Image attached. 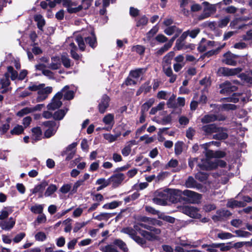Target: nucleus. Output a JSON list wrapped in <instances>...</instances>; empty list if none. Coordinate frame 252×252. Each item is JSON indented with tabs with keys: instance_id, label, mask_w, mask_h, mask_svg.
<instances>
[{
	"instance_id": "obj_16",
	"label": "nucleus",
	"mask_w": 252,
	"mask_h": 252,
	"mask_svg": "<svg viewBox=\"0 0 252 252\" xmlns=\"http://www.w3.org/2000/svg\"><path fill=\"white\" fill-rule=\"evenodd\" d=\"M109 183H112L114 187H117L123 180V174H114L109 179Z\"/></svg>"
},
{
	"instance_id": "obj_9",
	"label": "nucleus",
	"mask_w": 252,
	"mask_h": 252,
	"mask_svg": "<svg viewBox=\"0 0 252 252\" xmlns=\"http://www.w3.org/2000/svg\"><path fill=\"white\" fill-rule=\"evenodd\" d=\"M242 70L241 67L229 68L226 67H221L219 69V72L224 76H230L237 75Z\"/></svg>"
},
{
	"instance_id": "obj_56",
	"label": "nucleus",
	"mask_w": 252,
	"mask_h": 252,
	"mask_svg": "<svg viewBox=\"0 0 252 252\" xmlns=\"http://www.w3.org/2000/svg\"><path fill=\"white\" fill-rule=\"evenodd\" d=\"M178 161L175 159H171L165 166V169H168L169 167L174 168L177 166Z\"/></svg>"
},
{
	"instance_id": "obj_39",
	"label": "nucleus",
	"mask_w": 252,
	"mask_h": 252,
	"mask_svg": "<svg viewBox=\"0 0 252 252\" xmlns=\"http://www.w3.org/2000/svg\"><path fill=\"white\" fill-rule=\"evenodd\" d=\"M230 20V16L227 15L220 19L218 23V26L220 28L226 27Z\"/></svg>"
},
{
	"instance_id": "obj_42",
	"label": "nucleus",
	"mask_w": 252,
	"mask_h": 252,
	"mask_svg": "<svg viewBox=\"0 0 252 252\" xmlns=\"http://www.w3.org/2000/svg\"><path fill=\"white\" fill-rule=\"evenodd\" d=\"M31 211L34 214H42L43 210L42 205H35L31 207Z\"/></svg>"
},
{
	"instance_id": "obj_34",
	"label": "nucleus",
	"mask_w": 252,
	"mask_h": 252,
	"mask_svg": "<svg viewBox=\"0 0 252 252\" xmlns=\"http://www.w3.org/2000/svg\"><path fill=\"white\" fill-rule=\"evenodd\" d=\"M100 250L103 252H118L117 248L113 245H108L101 247Z\"/></svg>"
},
{
	"instance_id": "obj_43",
	"label": "nucleus",
	"mask_w": 252,
	"mask_h": 252,
	"mask_svg": "<svg viewBox=\"0 0 252 252\" xmlns=\"http://www.w3.org/2000/svg\"><path fill=\"white\" fill-rule=\"evenodd\" d=\"M47 185L48 183L46 182H42L40 184L36 186L32 189V193H36L38 192L42 191Z\"/></svg>"
},
{
	"instance_id": "obj_3",
	"label": "nucleus",
	"mask_w": 252,
	"mask_h": 252,
	"mask_svg": "<svg viewBox=\"0 0 252 252\" xmlns=\"http://www.w3.org/2000/svg\"><path fill=\"white\" fill-rule=\"evenodd\" d=\"M202 4L204 6L203 12L198 16V20H202L207 18L209 17L212 14H213L216 12L217 4H212L207 1H204Z\"/></svg>"
},
{
	"instance_id": "obj_59",
	"label": "nucleus",
	"mask_w": 252,
	"mask_h": 252,
	"mask_svg": "<svg viewBox=\"0 0 252 252\" xmlns=\"http://www.w3.org/2000/svg\"><path fill=\"white\" fill-rule=\"evenodd\" d=\"M185 43L183 41H181L179 39H177L176 41L175 46L174 47V50H177L178 51L181 50L183 48H185Z\"/></svg>"
},
{
	"instance_id": "obj_4",
	"label": "nucleus",
	"mask_w": 252,
	"mask_h": 252,
	"mask_svg": "<svg viewBox=\"0 0 252 252\" xmlns=\"http://www.w3.org/2000/svg\"><path fill=\"white\" fill-rule=\"evenodd\" d=\"M182 194L188 197V199L184 198V200L188 201L191 203H198L202 197L201 194L188 189L185 190L183 191H182L180 195Z\"/></svg>"
},
{
	"instance_id": "obj_53",
	"label": "nucleus",
	"mask_w": 252,
	"mask_h": 252,
	"mask_svg": "<svg viewBox=\"0 0 252 252\" xmlns=\"http://www.w3.org/2000/svg\"><path fill=\"white\" fill-rule=\"evenodd\" d=\"M207 41L206 39L205 38H202L198 45L197 47V50L200 53H203L206 50L207 46L205 45H203V43L206 42Z\"/></svg>"
},
{
	"instance_id": "obj_36",
	"label": "nucleus",
	"mask_w": 252,
	"mask_h": 252,
	"mask_svg": "<svg viewBox=\"0 0 252 252\" xmlns=\"http://www.w3.org/2000/svg\"><path fill=\"white\" fill-rule=\"evenodd\" d=\"M158 218L171 223H174L175 220L174 218L165 215L162 213L158 215Z\"/></svg>"
},
{
	"instance_id": "obj_61",
	"label": "nucleus",
	"mask_w": 252,
	"mask_h": 252,
	"mask_svg": "<svg viewBox=\"0 0 252 252\" xmlns=\"http://www.w3.org/2000/svg\"><path fill=\"white\" fill-rule=\"evenodd\" d=\"M12 212L10 209L9 210H2L0 212V220H3L6 219L9 216V214Z\"/></svg>"
},
{
	"instance_id": "obj_8",
	"label": "nucleus",
	"mask_w": 252,
	"mask_h": 252,
	"mask_svg": "<svg viewBox=\"0 0 252 252\" xmlns=\"http://www.w3.org/2000/svg\"><path fill=\"white\" fill-rule=\"evenodd\" d=\"M231 215L232 214L228 210L220 209L217 210L216 214L212 216V219L215 222L221 221Z\"/></svg>"
},
{
	"instance_id": "obj_6",
	"label": "nucleus",
	"mask_w": 252,
	"mask_h": 252,
	"mask_svg": "<svg viewBox=\"0 0 252 252\" xmlns=\"http://www.w3.org/2000/svg\"><path fill=\"white\" fill-rule=\"evenodd\" d=\"M220 93L221 94H229L231 93L234 92L237 90L238 87L234 86L232 84L228 81H226L224 82L220 85Z\"/></svg>"
},
{
	"instance_id": "obj_24",
	"label": "nucleus",
	"mask_w": 252,
	"mask_h": 252,
	"mask_svg": "<svg viewBox=\"0 0 252 252\" xmlns=\"http://www.w3.org/2000/svg\"><path fill=\"white\" fill-rule=\"evenodd\" d=\"M75 41L78 44L79 49L81 51H84L86 48V45L85 44L84 37L81 35H77L75 38Z\"/></svg>"
},
{
	"instance_id": "obj_52",
	"label": "nucleus",
	"mask_w": 252,
	"mask_h": 252,
	"mask_svg": "<svg viewBox=\"0 0 252 252\" xmlns=\"http://www.w3.org/2000/svg\"><path fill=\"white\" fill-rule=\"evenodd\" d=\"M44 86H45V84H40L38 85H36L35 84H33L32 86H29L27 89L28 90H29L30 91H31L35 92V91H39L41 89L44 88Z\"/></svg>"
},
{
	"instance_id": "obj_35",
	"label": "nucleus",
	"mask_w": 252,
	"mask_h": 252,
	"mask_svg": "<svg viewBox=\"0 0 252 252\" xmlns=\"http://www.w3.org/2000/svg\"><path fill=\"white\" fill-rule=\"evenodd\" d=\"M140 88L145 94H147L149 93L152 89V86L150 85V81H147L145 82L140 87Z\"/></svg>"
},
{
	"instance_id": "obj_21",
	"label": "nucleus",
	"mask_w": 252,
	"mask_h": 252,
	"mask_svg": "<svg viewBox=\"0 0 252 252\" xmlns=\"http://www.w3.org/2000/svg\"><path fill=\"white\" fill-rule=\"evenodd\" d=\"M203 159H201L200 162H198V158H189L188 162L189 165L191 169H192L194 165H196V168L197 170H202L199 165L202 163V160Z\"/></svg>"
},
{
	"instance_id": "obj_29",
	"label": "nucleus",
	"mask_w": 252,
	"mask_h": 252,
	"mask_svg": "<svg viewBox=\"0 0 252 252\" xmlns=\"http://www.w3.org/2000/svg\"><path fill=\"white\" fill-rule=\"evenodd\" d=\"M146 69L140 68L135 70H132L130 71V75L134 78H139L140 75L143 74L146 71Z\"/></svg>"
},
{
	"instance_id": "obj_46",
	"label": "nucleus",
	"mask_w": 252,
	"mask_h": 252,
	"mask_svg": "<svg viewBox=\"0 0 252 252\" xmlns=\"http://www.w3.org/2000/svg\"><path fill=\"white\" fill-rule=\"evenodd\" d=\"M30 113H32L31 108L30 107H25V108L22 109L21 110H20V111H19L16 113V116L18 117H22L24 116H25L27 114H28Z\"/></svg>"
},
{
	"instance_id": "obj_57",
	"label": "nucleus",
	"mask_w": 252,
	"mask_h": 252,
	"mask_svg": "<svg viewBox=\"0 0 252 252\" xmlns=\"http://www.w3.org/2000/svg\"><path fill=\"white\" fill-rule=\"evenodd\" d=\"M196 183L194 179L191 177H189L188 179L186 182V186L187 188H191L195 187Z\"/></svg>"
},
{
	"instance_id": "obj_20",
	"label": "nucleus",
	"mask_w": 252,
	"mask_h": 252,
	"mask_svg": "<svg viewBox=\"0 0 252 252\" xmlns=\"http://www.w3.org/2000/svg\"><path fill=\"white\" fill-rule=\"evenodd\" d=\"M34 20L37 22V27L41 31H43V28L45 25V21L41 14H37L34 16Z\"/></svg>"
},
{
	"instance_id": "obj_54",
	"label": "nucleus",
	"mask_w": 252,
	"mask_h": 252,
	"mask_svg": "<svg viewBox=\"0 0 252 252\" xmlns=\"http://www.w3.org/2000/svg\"><path fill=\"white\" fill-rule=\"evenodd\" d=\"M52 88L51 87H47L45 88H42L37 92V94H41L44 95H48L51 94L52 92Z\"/></svg>"
},
{
	"instance_id": "obj_13",
	"label": "nucleus",
	"mask_w": 252,
	"mask_h": 252,
	"mask_svg": "<svg viewBox=\"0 0 252 252\" xmlns=\"http://www.w3.org/2000/svg\"><path fill=\"white\" fill-rule=\"evenodd\" d=\"M90 34V36L85 37L84 40L87 44H88L91 48L94 49L97 45V38L94 29L91 30Z\"/></svg>"
},
{
	"instance_id": "obj_23",
	"label": "nucleus",
	"mask_w": 252,
	"mask_h": 252,
	"mask_svg": "<svg viewBox=\"0 0 252 252\" xmlns=\"http://www.w3.org/2000/svg\"><path fill=\"white\" fill-rule=\"evenodd\" d=\"M53 102L49 103L47 107L48 110H55L59 108L62 105V102L61 100L52 99Z\"/></svg>"
},
{
	"instance_id": "obj_30",
	"label": "nucleus",
	"mask_w": 252,
	"mask_h": 252,
	"mask_svg": "<svg viewBox=\"0 0 252 252\" xmlns=\"http://www.w3.org/2000/svg\"><path fill=\"white\" fill-rule=\"evenodd\" d=\"M24 131V128L23 126L21 125H17L10 130V133L13 135H19L22 133H23Z\"/></svg>"
},
{
	"instance_id": "obj_2",
	"label": "nucleus",
	"mask_w": 252,
	"mask_h": 252,
	"mask_svg": "<svg viewBox=\"0 0 252 252\" xmlns=\"http://www.w3.org/2000/svg\"><path fill=\"white\" fill-rule=\"evenodd\" d=\"M182 190L179 189H167L166 190L157 191L155 193V196L164 199V201L166 202L169 200L172 202H174L177 199L176 196H180Z\"/></svg>"
},
{
	"instance_id": "obj_49",
	"label": "nucleus",
	"mask_w": 252,
	"mask_h": 252,
	"mask_svg": "<svg viewBox=\"0 0 252 252\" xmlns=\"http://www.w3.org/2000/svg\"><path fill=\"white\" fill-rule=\"evenodd\" d=\"M226 155H227L226 153L224 151H221V150L215 151L214 158L221 159V158H222L225 157Z\"/></svg>"
},
{
	"instance_id": "obj_5",
	"label": "nucleus",
	"mask_w": 252,
	"mask_h": 252,
	"mask_svg": "<svg viewBox=\"0 0 252 252\" xmlns=\"http://www.w3.org/2000/svg\"><path fill=\"white\" fill-rule=\"evenodd\" d=\"M223 58L222 59V63L229 65L235 66L237 65V61L235 59L240 57L238 55L232 54L231 52L228 51L223 55Z\"/></svg>"
},
{
	"instance_id": "obj_18",
	"label": "nucleus",
	"mask_w": 252,
	"mask_h": 252,
	"mask_svg": "<svg viewBox=\"0 0 252 252\" xmlns=\"http://www.w3.org/2000/svg\"><path fill=\"white\" fill-rule=\"evenodd\" d=\"M175 54L174 51H170L168 52L165 56H164L162 61V64L163 67L165 66H170L171 64V61L174 57Z\"/></svg>"
},
{
	"instance_id": "obj_12",
	"label": "nucleus",
	"mask_w": 252,
	"mask_h": 252,
	"mask_svg": "<svg viewBox=\"0 0 252 252\" xmlns=\"http://www.w3.org/2000/svg\"><path fill=\"white\" fill-rule=\"evenodd\" d=\"M178 36L177 34H175L167 43L155 53L156 55L157 56H161L164 53L167 51L172 47L173 42Z\"/></svg>"
},
{
	"instance_id": "obj_51",
	"label": "nucleus",
	"mask_w": 252,
	"mask_h": 252,
	"mask_svg": "<svg viewBox=\"0 0 252 252\" xmlns=\"http://www.w3.org/2000/svg\"><path fill=\"white\" fill-rule=\"evenodd\" d=\"M46 221V217L43 214H40L38 216L34 221L35 225L45 223Z\"/></svg>"
},
{
	"instance_id": "obj_28",
	"label": "nucleus",
	"mask_w": 252,
	"mask_h": 252,
	"mask_svg": "<svg viewBox=\"0 0 252 252\" xmlns=\"http://www.w3.org/2000/svg\"><path fill=\"white\" fill-rule=\"evenodd\" d=\"M103 122L106 125H114V116L112 114H108L105 115L102 120Z\"/></svg>"
},
{
	"instance_id": "obj_55",
	"label": "nucleus",
	"mask_w": 252,
	"mask_h": 252,
	"mask_svg": "<svg viewBox=\"0 0 252 252\" xmlns=\"http://www.w3.org/2000/svg\"><path fill=\"white\" fill-rule=\"evenodd\" d=\"M237 106L235 104H230V103H225L223 104L221 106V109L224 110H234L236 109Z\"/></svg>"
},
{
	"instance_id": "obj_26",
	"label": "nucleus",
	"mask_w": 252,
	"mask_h": 252,
	"mask_svg": "<svg viewBox=\"0 0 252 252\" xmlns=\"http://www.w3.org/2000/svg\"><path fill=\"white\" fill-rule=\"evenodd\" d=\"M66 112L63 109H59L53 114V119L56 121L62 120L65 115Z\"/></svg>"
},
{
	"instance_id": "obj_25",
	"label": "nucleus",
	"mask_w": 252,
	"mask_h": 252,
	"mask_svg": "<svg viewBox=\"0 0 252 252\" xmlns=\"http://www.w3.org/2000/svg\"><path fill=\"white\" fill-rule=\"evenodd\" d=\"M155 99L153 98H150L141 106V112L146 113L149 108L153 105Z\"/></svg>"
},
{
	"instance_id": "obj_50",
	"label": "nucleus",
	"mask_w": 252,
	"mask_h": 252,
	"mask_svg": "<svg viewBox=\"0 0 252 252\" xmlns=\"http://www.w3.org/2000/svg\"><path fill=\"white\" fill-rule=\"evenodd\" d=\"M61 61L63 65L65 68H68L71 66L70 60L68 57L65 56H62Z\"/></svg>"
},
{
	"instance_id": "obj_22",
	"label": "nucleus",
	"mask_w": 252,
	"mask_h": 252,
	"mask_svg": "<svg viewBox=\"0 0 252 252\" xmlns=\"http://www.w3.org/2000/svg\"><path fill=\"white\" fill-rule=\"evenodd\" d=\"M15 223V220L12 218H10L7 221L2 222L1 228L5 230H9L12 229Z\"/></svg>"
},
{
	"instance_id": "obj_62",
	"label": "nucleus",
	"mask_w": 252,
	"mask_h": 252,
	"mask_svg": "<svg viewBox=\"0 0 252 252\" xmlns=\"http://www.w3.org/2000/svg\"><path fill=\"white\" fill-rule=\"evenodd\" d=\"M74 97V93L73 91L68 90L64 94V99L67 100L72 99Z\"/></svg>"
},
{
	"instance_id": "obj_27",
	"label": "nucleus",
	"mask_w": 252,
	"mask_h": 252,
	"mask_svg": "<svg viewBox=\"0 0 252 252\" xmlns=\"http://www.w3.org/2000/svg\"><path fill=\"white\" fill-rule=\"evenodd\" d=\"M113 244L117 246L120 249L124 252H127L128 248L126 247V244L121 239H116L113 241Z\"/></svg>"
},
{
	"instance_id": "obj_31",
	"label": "nucleus",
	"mask_w": 252,
	"mask_h": 252,
	"mask_svg": "<svg viewBox=\"0 0 252 252\" xmlns=\"http://www.w3.org/2000/svg\"><path fill=\"white\" fill-rule=\"evenodd\" d=\"M250 75L249 73L247 74L245 73H241L239 75V77L244 83L252 84V77Z\"/></svg>"
},
{
	"instance_id": "obj_63",
	"label": "nucleus",
	"mask_w": 252,
	"mask_h": 252,
	"mask_svg": "<svg viewBox=\"0 0 252 252\" xmlns=\"http://www.w3.org/2000/svg\"><path fill=\"white\" fill-rule=\"evenodd\" d=\"M132 239L134 240L137 244H139L142 246H144L146 243V241L145 239L140 237L136 234L134 236Z\"/></svg>"
},
{
	"instance_id": "obj_38",
	"label": "nucleus",
	"mask_w": 252,
	"mask_h": 252,
	"mask_svg": "<svg viewBox=\"0 0 252 252\" xmlns=\"http://www.w3.org/2000/svg\"><path fill=\"white\" fill-rule=\"evenodd\" d=\"M141 235L149 241H153L158 239V236L151 235V232H150L149 231H142Z\"/></svg>"
},
{
	"instance_id": "obj_7",
	"label": "nucleus",
	"mask_w": 252,
	"mask_h": 252,
	"mask_svg": "<svg viewBox=\"0 0 252 252\" xmlns=\"http://www.w3.org/2000/svg\"><path fill=\"white\" fill-rule=\"evenodd\" d=\"M182 212L185 214L192 218L199 219L201 215L199 213V209L191 206H185L182 208Z\"/></svg>"
},
{
	"instance_id": "obj_40",
	"label": "nucleus",
	"mask_w": 252,
	"mask_h": 252,
	"mask_svg": "<svg viewBox=\"0 0 252 252\" xmlns=\"http://www.w3.org/2000/svg\"><path fill=\"white\" fill-rule=\"evenodd\" d=\"M184 144L182 141H178L175 144L174 151L177 155H180L183 151V145Z\"/></svg>"
},
{
	"instance_id": "obj_37",
	"label": "nucleus",
	"mask_w": 252,
	"mask_h": 252,
	"mask_svg": "<svg viewBox=\"0 0 252 252\" xmlns=\"http://www.w3.org/2000/svg\"><path fill=\"white\" fill-rule=\"evenodd\" d=\"M7 71L11 74V79L12 81L18 79V72L14 69V68L12 66H8L7 68Z\"/></svg>"
},
{
	"instance_id": "obj_14",
	"label": "nucleus",
	"mask_w": 252,
	"mask_h": 252,
	"mask_svg": "<svg viewBox=\"0 0 252 252\" xmlns=\"http://www.w3.org/2000/svg\"><path fill=\"white\" fill-rule=\"evenodd\" d=\"M220 128L219 129V132H216V134L213 135V139L217 140H224L228 137V135L227 132H224L223 130L226 129L222 127H219Z\"/></svg>"
},
{
	"instance_id": "obj_44",
	"label": "nucleus",
	"mask_w": 252,
	"mask_h": 252,
	"mask_svg": "<svg viewBox=\"0 0 252 252\" xmlns=\"http://www.w3.org/2000/svg\"><path fill=\"white\" fill-rule=\"evenodd\" d=\"M121 232L127 234L130 236V237L132 239L135 234V230H134V228H132L131 227H126L122 229Z\"/></svg>"
},
{
	"instance_id": "obj_19",
	"label": "nucleus",
	"mask_w": 252,
	"mask_h": 252,
	"mask_svg": "<svg viewBox=\"0 0 252 252\" xmlns=\"http://www.w3.org/2000/svg\"><path fill=\"white\" fill-rule=\"evenodd\" d=\"M246 205V203L243 202L238 201L234 199H230L228 201L226 206L229 208H233L236 207H244Z\"/></svg>"
},
{
	"instance_id": "obj_15",
	"label": "nucleus",
	"mask_w": 252,
	"mask_h": 252,
	"mask_svg": "<svg viewBox=\"0 0 252 252\" xmlns=\"http://www.w3.org/2000/svg\"><path fill=\"white\" fill-rule=\"evenodd\" d=\"M247 20L246 18L240 17V18H236L234 19L230 23L229 26L231 29H242L246 25L243 24L241 25L238 26V24L240 22L245 21Z\"/></svg>"
},
{
	"instance_id": "obj_45",
	"label": "nucleus",
	"mask_w": 252,
	"mask_h": 252,
	"mask_svg": "<svg viewBox=\"0 0 252 252\" xmlns=\"http://www.w3.org/2000/svg\"><path fill=\"white\" fill-rule=\"evenodd\" d=\"M57 189V187L54 185H50L45 192L44 195L45 196H49L51 195Z\"/></svg>"
},
{
	"instance_id": "obj_17",
	"label": "nucleus",
	"mask_w": 252,
	"mask_h": 252,
	"mask_svg": "<svg viewBox=\"0 0 252 252\" xmlns=\"http://www.w3.org/2000/svg\"><path fill=\"white\" fill-rule=\"evenodd\" d=\"M218 116L215 114H206L201 119V122L203 124H209L218 120Z\"/></svg>"
},
{
	"instance_id": "obj_64",
	"label": "nucleus",
	"mask_w": 252,
	"mask_h": 252,
	"mask_svg": "<svg viewBox=\"0 0 252 252\" xmlns=\"http://www.w3.org/2000/svg\"><path fill=\"white\" fill-rule=\"evenodd\" d=\"M216 209V206L214 204H206L203 206V209L206 212H209Z\"/></svg>"
},
{
	"instance_id": "obj_41",
	"label": "nucleus",
	"mask_w": 252,
	"mask_h": 252,
	"mask_svg": "<svg viewBox=\"0 0 252 252\" xmlns=\"http://www.w3.org/2000/svg\"><path fill=\"white\" fill-rule=\"evenodd\" d=\"M148 21V18L145 15H143L136 21V26L137 27L145 26L147 24Z\"/></svg>"
},
{
	"instance_id": "obj_1",
	"label": "nucleus",
	"mask_w": 252,
	"mask_h": 252,
	"mask_svg": "<svg viewBox=\"0 0 252 252\" xmlns=\"http://www.w3.org/2000/svg\"><path fill=\"white\" fill-rule=\"evenodd\" d=\"M199 166L203 171H212L221 168L225 170L226 172L230 171L232 167V165L228 164L226 161L219 159H204Z\"/></svg>"
},
{
	"instance_id": "obj_47",
	"label": "nucleus",
	"mask_w": 252,
	"mask_h": 252,
	"mask_svg": "<svg viewBox=\"0 0 252 252\" xmlns=\"http://www.w3.org/2000/svg\"><path fill=\"white\" fill-rule=\"evenodd\" d=\"M121 135V133L113 135L111 134H108L104 135V138L108 140L110 143L117 140V138Z\"/></svg>"
},
{
	"instance_id": "obj_33",
	"label": "nucleus",
	"mask_w": 252,
	"mask_h": 252,
	"mask_svg": "<svg viewBox=\"0 0 252 252\" xmlns=\"http://www.w3.org/2000/svg\"><path fill=\"white\" fill-rule=\"evenodd\" d=\"M145 47L141 45H134L132 47L131 51H135L139 55H143L145 52Z\"/></svg>"
},
{
	"instance_id": "obj_32",
	"label": "nucleus",
	"mask_w": 252,
	"mask_h": 252,
	"mask_svg": "<svg viewBox=\"0 0 252 252\" xmlns=\"http://www.w3.org/2000/svg\"><path fill=\"white\" fill-rule=\"evenodd\" d=\"M114 214L103 213L94 217V218L98 220H107L110 218L112 217Z\"/></svg>"
},
{
	"instance_id": "obj_58",
	"label": "nucleus",
	"mask_w": 252,
	"mask_h": 252,
	"mask_svg": "<svg viewBox=\"0 0 252 252\" xmlns=\"http://www.w3.org/2000/svg\"><path fill=\"white\" fill-rule=\"evenodd\" d=\"M195 130L191 127H189L186 131V137L190 139H193V136L195 135Z\"/></svg>"
},
{
	"instance_id": "obj_48",
	"label": "nucleus",
	"mask_w": 252,
	"mask_h": 252,
	"mask_svg": "<svg viewBox=\"0 0 252 252\" xmlns=\"http://www.w3.org/2000/svg\"><path fill=\"white\" fill-rule=\"evenodd\" d=\"M89 221H83V222H77L75 223L74 225V227L73 228V232H77L80 229L84 227L86 225H87L89 223Z\"/></svg>"
},
{
	"instance_id": "obj_10",
	"label": "nucleus",
	"mask_w": 252,
	"mask_h": 252,
	"mask_svg": "<svg viewBox=\"0 0 252 252\" xmlns=\"http://www.w3.org/2000/svg\"><path fill=\"white\" fill-rule=\"evenodd\" d=\"M220 128L215 124H211L203 126L200 129L204 132V135L208 136L216 133V132H219Z\"/></svg>"
},
{
	"instance_id": "obj_11",
	"label": "nucleus",
	"mask_w": 252,
	"mask_h": 252,
	"mask_svg": "<svg viewBox=\"0 0 252 252\" xmlns=\"http://www.w3.org/2000/svg\"><path fill=\"white\" fill-rule=\"evenodd\" d=\"M110 101V97L106 94H104L101 99L98 105V111L101 114H103L105 112L106 109L109 106V102Z\"/></svg>"
},
{
	"instance_id": "obj_60",
	"label": "nucleus",
	"mask_w": 252,
	"mask_h": 252,
	"mask_svg": "<svg viewBox=\"0 0 252 252\" xmlns=\"http://www.w3.org/2000/svg\"><path fill=\"white\" fill-rule=\"evenodd\" d=\"M223 10L226 13L234 14L237 11V8L234 6L231 5L223 8Z\"/></svg>"
}]
</instances>
